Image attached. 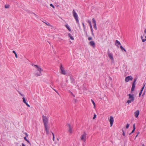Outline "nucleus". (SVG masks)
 I'll list each match as a JSON object with an SVG mask.
<instances>
[{"label":"nucleus","instance_id":"1","mask_svg":"<svg viewBox=\"0 0 146 146\" xmlns=\"http://www.w3.org/2000/svg\"><path fill=\"white\" fill-rule=\"evenodd\" d=\"M127 96H129V100L127 101V103L129 104L130 103L134 101V98L133 94L131 95L130 94H129L127 95Z\"/></svg>","mask_w":146,"mask_h":146},{"label":"nucleus","instance_id":"2","mask_svg":"<svg viewBox=\"0 0 146 146\" xmlns=\"http://www.w3.org/2000/svg\"><path fill=\"white\" fill-rule=\"evenodd\" d=\"M72 13L73 14V16L75 19L76 20V23H77L78 26L80 27V24L79 22V20L78 19V17L77 13L76 12L75 10L74 9L72 11Z\"/></svg>","mask_w":146,"mask_h":146},{"label":"nucleus","instance_id":"3","mask_svg":"<svg viewBox=\"0 0 146 146\" xmlns=\"http://www.w3.org/2000/svg\"><path fill=\"white\" fill-rule=\"evenodd\" d=\"M42 120L44 126H48V119L46 116L44 115L42 116Z\"/></svg>","mask_w":146,"mask_h":146},{"label":"nucleus","instance_id":"4","mask_svg":"<svg viewBox=\"0 0 146 146\" xmlns=\"http://www.w3.org/2000/svg\"><path fill=\"white\" fill-rule=\"evenodd\" d=\"M137 80V78H135L134 79L133 82L132 84V87L131 88V93H132V92L134 91V89L135 88V82Z\"/></svg>","mask_w":146,"mask_h":146},{"label":"nucleus","instance_id":"5","mask_svg":"<svg viewBox=\"0 0 146 146\" xmlns=\"http://www.w3.org/2000/svg\"><path fill=\"white\" fill-rule=\"evenodd\" d=\"M107 53L108 56L109 58L111 59L113 62L114 61V59L113 57L112 54L110 52L109 50H108Z\"/></svg>","mask_w":146,"mask_h":146},{"label":"nucleus","instance_id":"6","mask_svg":"<svg viewBox=\"0 0 146 146\" xmlns=\"http://www.w3.org/2000/svg\"><path fill=\"white\" fill-rule=\"evenodd\" d=\"M32 65L34 66L37 69V70L40 73L41 72V71H43V70L40 67L38 66L37 65L32 64Z\"/></svg>","mask_w":146,"mask_h":146},{"label":"nucleus","instance_id":"7","mask_svg":"<svg viewBox=\"0 0 146 146\" xmlns=\"http://www.w3.org/2000/svg\"><path fill=\"white\" fill-rule=\"evenodd\" d=\"M86 139V134L85 132H84V134L82 135L81 137V140H83L84 141H85Z\"/></svg>","mask_w":146,"mask_h":146},{"label":"nucleus","instance_id":"8","mask_svg":"<svg viewBox=\"0 0 146 146\" xmlns=\"http://www.w3.org/2000/svg\"><path fill=\"white\" fill-rule=\"evenodd\" d=\"M133 77L131 76H128L125 78V81L126 82H127L129 80H132L133 79Z\"/></svg>","mask_w":146,"mask_h":146},{"label":"nucleus","instance_id":"9","mask_svg":"<svg viewBox=\"0 0 146 146\" xmlns=\"http://www.w3.org/2000/svg\"><path fill=\"white\" fill-rule=\"evenodd\" d=\"M109 121L110 123L111 127L112 126L114 121L113 118L112 116L110 117V119H109Z\"/></svg>","mask_w":146,"mask_h":146},{"label":"nucleus","instance_id":"10","mask_svg":"<svg viewBox=\"0 0 146 146\" xmlns=\"http://www.w3.org/2000/svg\"><path fill=\"white\" fill-rule=\"evenodd\" d=\"M60 69L61 70V73L62 74L65 75L66 74V72L65 70H64L63 67L62 66V65L61 64L60 66Z\"/></svg>","mask_w":146,"mask_h":146},{"label":"nucleus","instance_id":"11","mask_svg":"<svg viewBox=\"0 0 146 146\" xmlns=\"http://www.w3.org/2000/svg\"><path fill=\"white\" fill-rule=\"evenodd\" d=\"M135 116L136 117H137L139 114V110H136L134 113Z\"/></svg>","mask_w":146,"mask_h":146},{"label":"nucleus","instance_id":"12","mask_svg":"<svg viewBox=\"0 0 146 146\" xmlns=\"http://www.w3.org/2000/svg\"><path fill=\"white\" fill-rule=\"evenodd\" d=\"M89 44L90 46H93V48L95 47V44L94 41H90L89 42Z\"/></svg>","mask_w":146,"mask_h":146},{"label":"nucleus","instance_id":"13","mask_svg":"<svg viewBox=\"0 0 146 146\" xmlns=\"http://www.w3.org/2000/svg\"><path fill=\"white\" fill-rule=\"evenodd\" d=\"M69 128V131L70 133H72V128H71L70 125V124H68Z\"/></svg>","mask_w":146,"mask_h":146},{"label":"nucleus","instance_id":"14","mask_svg":"<svg viewBox=\"0 0 146 146\" xmlns=\"http://www.w3.org/2000/svg\"><path fill=\"white\" fill-rule=\"evenodd\" d=\"M135 124H134L133 125V130L132 131V132H131V133H130L129 134V135H131L132 133H133L135 130Z\"/></svg>","mask_w":146,"mask_h":146},{"label":"nucleus","instance_id":"15","mask_svg":"<svg viewBox=\"0 0 146 146\" xmlns=\"http://www.w3.org/2000/svg\"><path fill=\"white\" fill-rule=\"evenodd\" d=\"M82 25H83V28H84V32H85V33H86V35H87V33L86 31V27L85 26L84 24V23L83 22L82 23Z\"/></svg>","mask_w":146,"mask_h":146},{"label":"nucleus","instance_id":"16","mask_svg":"<svg viewBox=\"0 0 146 146\" xmlns=\"http://www.w3.org/2000/svg\"><path fill=\"white\" fill-rule=\"evenodd\" d=\"M47 126H45L44 127L46 131V134H48L49 133V130L47 129Z\"/></svg>","mask_w":146,"mask_h":146},{"label":"nucleus","instance_id":"17","mask_svg":"<svg viewBox=\"0 0 146 146\" xmlns=\"http://www.w3.org/2000/svg\"><path fill=\"white\" fill-rule=\"evenodd\" d=\"M70 80L71 82V83H74V79L72 77L70 76Z\"/></svg>","mask_w":146,"mask_h":146},{"label":"nucleus","instance_id":"18","mask_svg":"<svg viewBox=\"0 0 146 146\" xmlns=\"http://www.w3.org/2000/svg\"><path fill=\"white\" fill-rule=\"evenodd\" d=\"M68 36L69 37H70V39H71V40H74V37L71 34H70V33H69L68 34Z\"/></svg>","mask_w":146,"mask_h":146},{"label":"nucleus","instance_id":"19","mask_svg":"<svg viewBox=\"0 0 146 146\" xmlns=\"http://www.w3.org/2000/svg\"><path fill=\"white\" fill-rule=\"evenodd\" d=\"M65 26L66 27V28L69 30V31H71V30L70 28L68 25H65Z\"/></svg>","mask_w":146,"mask_h":146},{"label":"nucleus","instance_id":"20","mask_svg":"<svg viewBox=\"0 0 146 146\" xmlns=\"http://www.w3.org/2000/svg\"><path fill=\"white\" fill-rule=\"evenodd\" d=\"M44 23L46 25H47L48 26H50L51 27H52L53 26L50 25V24L48 22H44L43 21Z\"/></svg>","mask_w":146,"mask_h":146},{"label":"nucleus","instance_id":"21","mask_svg":"<svg viewBox=\"0 0 146 146\" xmlns=\"http://www.w3.org/2000/svg\"><path fill=\"white\" fill-rule=\"evenodd\" d=\"M120 48L122 51L124 50L125 52H126V50L121 45L120 46Z\"/></svg>","mask_w":146,"mask_h":146},{"label":"nucleus","instance_id":"22","mask_svg":"<svg viewBox=\"0 0 146 146\" xmlns=\"http://www.w3.org/2000/svg\"><path fill=\"white\" fill-rule=\"evenodd\" d=\"M24 139L28 143H29L30 144V141H29L26 138V137H24Z\"/></svg>","mask_w":146,"mask_h":146},{"label":"nucleus","instance_id":"23","mask_svg":"<svg viewBox=\"0 0 146 146\" xmlns=\"http://www.w3.org/2000/svg\"><path fill=\"white\" fill-rule=\"evenodd\" d=\"M91 101L92 102V103H93V104L94 105V108H95V104L94 101L92 99H91Z\"/></svg>","mask_w":146,"mask_h":146},{"label":"nucleus","instance_id":"24","mask_svg":"<svg viewBox=\"0 0 146 146\" xmlns=\"http://www.w3.org/2000/svg\"><path fill=\"white\" fill-rule=\"evenodd\" d=\"M13 52L15 54L16 58H17L18 57L17 55V53H16L15 51L13 50Z\"/></svg>","mask_w":146,"mask_h":146},{"label":"nucleus","instance_id":"25","mask_svg":"<svg viewBox=\"0 0 146 146\" xmlns=\"http://www.w3.org/2000/svg\"><path fill=\"white\" fill-rule=\"evenodd\" d=\"M41 75H42V74L41 73V72L40 73H36L35 74V76H40Z\"/></svg>","mask_w":146,"mask_h":146},{"label":"nucleus","instance_id":"26","mask_svg":"<svg viewBox=\"0 0 146 146\" xmlns=\"http://www.w3.org/2000/svg\"><path fill=\"white\" fill-rule=\"evenodd\" d=\"M23 102H24V103L25 104V103H27L26 102V100H25V98H24V97L23 98Z\"/></svg>","mask_w":146,"mask_h":146},{"label":"nucleus","instance_id":"27","mask_svg":"<svg viewBox=\"0 0 146 146\" xmlns=\"http://www.w3.org/2000/svg\"><path fill=\"white\" fill-rule=\"evenodd\" d=\"M92 22L93 23H94V24H96V20L94 18H93L92 19Z\"/></svg>","mask_w":146,"mask_h":146},{"label":"nucleus","instance_id":"28","mask_svg":"<svg viewBox=\"0 0 146 146\" xmlns=\"http://www.w3.org/2000/svg\"><path fill=\"white\" fill-rule=\"evenodd\" d=\"M90 29L91 30V33H92V36H94V34L93 33V29H92V28H90Z\"/></svg>","mask_w":146,"mask_h":146},{"label":"nucleus","instance_id":"29","mask_svg":"<svg viewBox=\"0 0 146 146\" xmlns=\"http://www.w3.org/2000/svg\"><path fill=\"white\" fill-rule=\"evenodd\" d=\"M94 28L96 30L97 29V28L96 27V24H94Z\"/></svg>","mask_w":146,"mask_h":146},{"label":"nucleus","instance_id":"30","mask_svg":"<svg viewBox=\"0 0 146 146\" xmlns=\"http://www.w3.org/2000/svg\"><path fill=\"white\" fill-rule=\"evenodd\" d=\"M5 8H8L9 7V5H5Z\"/></svg>","mask_w":146,"mask_h":146},{"label":"nucleus","instance_id":"31","mask_svg":"<svg viewBox=\"0 0 146 146\" xmlns=\"http://www.w3.org/2000/svg\"><path fill=\"white\" fill-rule=\"evenodd\" d=\"M118 44L121 45L120 42L117 40H116L115 41Z\"/></svg>","mask_w":146,"mask_h":146},{"label":"nucleus","instance_id":"32","mask_svg":"<svg viewBox=\"0 0 146 146\" xmlns=\"http://www.w3.org/2000/svg\"><path fill=\"white\" fill-rule=\"evenodd\" d=\"M129 124L127 123L126 126V128L127 129H128V127H129Z\"/></svg>","mask_w":146,"mask_h":146},{"label":"nucleus","instance_id":"33","mask_svg":"<svg viewBox=\"0 0 146 146\" xmlns=\"http://www.w3.org/2000/svg\"><path fill=\"white\" fill-rule=\"evenodd\" d=\"M52 133L53 135V140L54 141V133L53 132H52Z\"/></svg>","mask_w":146,"mask_h":146},{"label":"nucleus","instance_id":"34","mask_svg":"<svg viewBox=\"0 0 146 146\" xmlns=\"http://www.w3.org/2000/svg\"><path fill=\"white\" fill-rule=\"evenodd\" d=\"M50 6L51 7H52V8H54V6L53 5V4H50Z\"/></svg>","mask_w":146,"mask_h":146},{"label":"nucleus","instance_id":"35","mask_svg":"<svg viewBox=\"0 0 146 146\" xmlns=\"http://www.w3.org/2000/svg\"><path fill=\"white\" fill-rule=\"evenodd\" d=\"M88 40H91L92 39V37H89L88 38Z\"/></svg>","mask_w":146,"mask_h":146},{"label":"nucleus","instance_id":"36","mask_svg":"<svg viewBox=\"0 0 146 146\" xmlns=\"http://www.w3.org/2000/svg\"><path fill=\"white\" fill-rule=\"evenodd\" d=\"M96 114H94V117H93V119H95V118H96Z\"/></svg>","mask_w":146,"mask_h":146},{"label":"nucleus","instance_id":"37","mask_svg":"<svg viewBox=\"0 0 146 146\" xmlns=\"http://www.w3.org/2000/svg\"><path fill=\"white\" fill-rule=\"evenodd\" d=\"M69 92L71 93V94L74 97H75V95L73 94L72 92H71L70 91H69Z\"/></svg>","mask_w":146,"mask_h":146},{"label":"nucleus","instance_id":"38","mask_svg":"<svg viewBox=\"0 0 146 146\" xmlns=\"http://www.w3.org/2000/svg\"><path fill=\"white\" fill-rule=\"evenodd\" d=\"M19 93V94L21 96H24V95L23 94H22L20 92H18Z\"/></svg>","mask_w":146,"mask_h":146},{"label":"nucleus","instance_id":"39","mask_svg":"<svg viewBox=\"0 0 146 146\" xmlns=\"http://www.w3.org/2000/svg\"><path fill=\"white\" fill-rule=\"evenodd\" d=\"M25 104L28 107H30V106L29 104H28L27 103H25Z\"/></svg>","mask_w":146,"mask_h":146},{"label":"nucleus","instance_id":"40","mask_svg":"<svg viewBox=\"0 0 146 146\" xmlns=\"http://www.w3.org/2000/svg\"><path fill=\"white\" fill-rule=\"evenodd\" d=\"M122 131H123V135L124 136L125 135L124 131H123V130Z\"/></svg>","mask_w":146,"mask_h":146},{"label":"nucleus","instance_id":"41","mask_svg":"<svg viewBox=\"0 0 146 146\" xmlns=\"http://www.w3.org/2000/svg\"><path fill=\"white\" fill-rule=\"evenodd\" d=\"M145 86V84H144V86L143 87H142V88H141V90H143L144 88V87Z\"/></svg>","mask_w":146,"mask_h":146},{"label":"nucleus","instance_id":"42","mask_svg":"<svg viewBox=\"0 0 146 146\" xmlns=\"http://www.w3.org/2000/svg\"><path fill=\"white\" fill-rule=\"evenodd\" d=\"M139 132H138V133H137V135H136V136H135V138H136V137H137L138 136V134H139Z\"/></svg>","mask_w":146,"mask_h":146},{"label":"nucleus","instance_id":"43","mask_svg":"<svg viewBox=\"0 0 146 146\" xmlns=\"http://www.w3.org/2000/svg\"><path fill=\"white\" fill-rule=\"evenodd\" d=\"M142 93H141V92H140V93L139 94V97H140V96H141Z\"/></svg>","mask_w":146,"mask_h":146},{"label":"nucleus","instance_id":"44","mask_svg":"<svg viewBox=\"0 0 146 146\" xmlns=\"http://www.w3.org/2000/svg\"><path fill=\"white\" fill-rule=\"evenodd\" d=\"M74 100L75 102H77V100L76 99H74Z\"/></svg>","mask_w":146,"mask_h":146},{"label":"nucleus","instance_id":"45","mask_svg":"<svg viewBox=\"0 0 146 146\" xmlns=\"http://www.w3.org/2000/svg\"><path fill=\"white\" fill-rule=\"evenodd\" d=\"M90 28H92V26L91 24H90Z\"/></svg>","mask_w":146,"mask_h":146},{"label":"nucleus","instance_id":"46","mask_svg":"<svg viewBox=\"0 0 146 146\" xmlns=\"http://www.w3.org/2000/svg\"><path fill=\"white\" fill-rule=\"evenodd\" d=\"M141 39H142H142H143V36H141Z\"/></svg>","mask_w":146,"mask_h":146},{"label":"nucleus","instance_id":"47","mask_svg":"<svg viewBox=\"0 0 146 146\" xmlns=\"http://www.w3.org/2000/svg\"><path fill=\"white\" fill-rule=\"evenodd\" d=\"M88 23H89V25H90V24H91V22L90 21H88Z\"/></svg>","mask_w":146,"mask_h":146},{"label":"nucleus","instance_id":"48","mask_svg":"<svg viewBox=\"0 0 146 146\" xmlns=\"http://www.w3.org/2000/svg\"><path fill=\"white\" fill-rule=\"evenodd\" d=\"M22 146H25V145H24V144H23V143H22Z\"/></svg>","mask_w":146,"mask_h":146},{"label":"nucleus","instance_id":"49","mask_svg":"<svg viewBox=\"0 0 146 146\" xmlns=\"http://www.w3.org/2000/svg\"><path fill=\"white\" fill-rule=\"evenodd\" d=\"M54 91H55L58 94V92H57V91L56 90L54 89H53Z\"/></svg>","mask_w":146,"mask_h":146},{"label":"nucleus","instance_id":"50","mask_svg":"<svg viewBox=\"0 0 146 146\" xmlns=\"http://www.w3.org/2000/svg\"><path fill=\"white\" fill-rule=\"evenodd\" d=\"M143 90H142L141 89V91L140 92H141V93H142V92L143 91Z\"/></svg>","mask_w":146,"mask_h":146},{"label":"nucleus","instance_id":"51","mask_svg":"<svg viewBox=\"0 0 146 146\" xmlns=\"http://www.w3.org/2000/svg\"><path fill=\"white\" fill-rule=\"evenodd\" d=\"M145 94V92H144V93H143V94L142 96H143Z\"/></svg>","mask_w":146,"mask_h":146},{"label":"nucleus","instance_id":"52","mask_svg":"<svg viewBox=\"0 0 146 146\" xmlns=\"http://www.w3.org/2000/svg\"><path fill=\"white\" fill-rule=\"evenodd\" d=\"M25 135H26L27 136H28V134L27 133H25Z\"/></svg>","mask_w":146,"mask_h":146},{"label":"nucleus","instance_id":"53","mask_svg":"<svg viewBox=\"0 0 146 146\" xmlns=\"http://www.w3.org/2000/svg\"><path fill=\"white\" fill-rule=\"evenodd\" d=\"M142 146H145V145H144V144H143L142 145Z\"/></svg>","mask_w":146,"mask_h":146},{"label":"nucleus","instance_id":"54","mask_svg":"<svg viewBox=\"0 0 146 146\" xmlns=\"http://www.w3.org/2000/svg\"><path fill=\"white\" fill-rule=\"evenodd\" d=\"M145 38H146L145 39H146V36H145Z\"/></svg>","mask_w":146,"mask_h":146},{"label":"nucleus","instance_id":"55","mask_svg":"<svg viewBox=\"0 0 146 146\" xmlns=\"http://www.w3.org/2000/svg\"><path fill=\"white\" fill-rule=\"evenodd\" d=\"M70 42H71H71H71V41H70Z\"/></svg>","mask_w":146,"mask_h":146},{"label":"nucleus","instance_id":"56","mask_svg":"<svg viewBox=\"0 0 146 146\" xmlns=\"http://www.w3.org/2000/svg\"><path fill=\"white\" fill-rule=\"evenodd\" d=\"M57 140H58V138H57Z\"/></svg>","mask_w":146,"mask_h":146}]
</instances>
